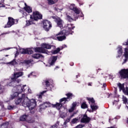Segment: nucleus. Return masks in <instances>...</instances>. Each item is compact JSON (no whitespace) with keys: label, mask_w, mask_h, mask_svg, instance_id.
Segmentation results:
<instances>
[{"label":"nucleus","mask_w":128,"mask_h":128,"mask_svg":"<svg viewBox=\"0 0 128 128\" xmlns=\"http://www.w3.org/2000/svg\"><path fill=\"white\" fill-rule=\"evenodd\" d=\"M81 108H88V105L86 104V102H83L81 104Z\"/></svg>","instance_id":"nucleus-35"},{"label":"nucleus","mask_w":128,"mask_h":128,"mask_svg":"<svg viewBox=\"0 0 128 128\" xmlns=\"http://www.w3.org/2000/svg\"><path fill=\"white\" fill-rule=\"evenodd\" d=\"M24 75V72H16L11 77L10 80L5 79L4 80V82H6L7 84H18L20 82V78Z\"/></svg>","instance_id":"nucleus-2"},{"label":"nucleus","mask_w":128,"mask_h":128,"mask_svg":"<svg viewBox=\"0 0 128 128\" xmlns=\"http://www.w3.org/2000/svg\"><path fill=\"white\" fill-rule=\"evenodd\" d=\"M34 54V51L32 50V49L30 48L26 49V54Z\"/></svg>","instance_id":"nucleus-25"},{"label":"nucleus","mask_w":128,"mask_h":128,"mask_svg":"<svg viewBox=\"0 0 128 128\" xmlns=\"http://www.w3.org/2000/svg\"><path fill=\"white\" fill-rule=\"evenodd\" d=\"M120 74L122 78H128V69H122L120 72Z\"/></svg>","instance_id":"nucleus-10"},{"label":"nucleus","mask_w":128,"mask_h":128,"mask_svg":"<svg viewBox=\"0 0 128 128\" xmlns=\"http://www.w3.org/2000/svg\"><path fill=\"white\" fill-rule=\"evenodd\" d=\"M19 94L20 93H18V92H14V93H12L10 96L11 100H14V98H18V96Z\"/></svg>","instance_id":"nucleus-21"},{"label":"nucleus","mask_w":128,"mask_h":128,"mask_svg":"<svg viewBox=\"0 0 128 128\" xmlns=\"http://www.w3.org/2000/svg\"><path fill=\"white\" fill-rule=\"evenodd\" d=\"M8 122H6L2 124V128H8Z\"/></svg>","instance_id":"nucleus-37"},{"label":"nucleus","mask_w":128,"mask_h":128,"mask_svg":"<svg viewBox=\"0 0 128 128\" xmlns=\"http://www.w3.org/2000/svg\"><path fill=\"white\" fill-rule=\"evenodd\" d=\"M74 116V114H72L69 118L71 119L72 118L73 116Z\"/></svg>","instance_id":"nucleus-51"},{"label":"nucleus","mask_w":128,"mask_h":128,"mask_svg":"<svg viewBox=\"0 0 128 128\" xmlns=\"http://www.w3.org/2000/svg\"><path fill=\"white\" fill-rule=\"evenodd\" d=\"M45 92H46V90H44V91L41 92L40 93V94L39 95H38V98H42V94H45Z\"/></svg>","instance_id":"nucleus-38"},{"label":"nucleus","mask_w":128,"mask_h":128,"mask_svg":"<svg viewBox=\"0 0 128 128\" xmlns=\"http://www.w3.org/2000/svg\"><path fill=\"white\" fill-rule=\"evenodd\" d=\"M87 99L88 100L90 104H94V98H88Z\"/></svg>","instance_id":"nucleus-26"},{"label":"nucleus","mask_w":128,"mask_h":128,"mask_svg":"<svg viewBox=\"0 0 128 128\" xmlns=\"http://www.w3.org/2000/svg\"><path fill=\"white\" fill-rule=\"evenodd\" d=\"M22 64H30V62L28 60H24L22 62Z\"/></svg>","instance_id":"nucleus-41"},{"label":"nucleus","mask_w":128,"mask_h":128,"mask_svg":"<svg viewBox=\"0 0 128 128\" xmlns=\"http://www.w3.org/2000/svg\"><path fill=\"white\" fill-rule=\"evenodd\" d=\"M8 110H14V106H8Z\"/></svg>","instance_id":"nucleus-44"},{"label":"nucleus","mask_w":128,"mask_h":128,"mask_svg":"<svg viewBox=\"0 0 128 128\" xmlns=\"http://www.w3.org/2000/svg\"><path fill=\"white\" fill-rule=\"evenodd\" d=\"M122 54V46H118L117 48V56L116 58H120Z\"/></svg>","instance_id":"nucleus-15"},{"label":"nucleus","mask_w":128,"mask_h":128,"mask_svg":"<svg viewBox=\"0 0 128 128\" xmlns=\"http://www.w3.org/2000/svg\"><path fill=\"white\" fill-rule=\"evenodd\" d=\"M51 128H58V127H56V124L52 126Z\"/></svg>","instance_id":"nucleus-47"},{"label":"nucleus","mask_w":128,"mask_h":128,"mask_svg":"<svg viewBox=\"0 0 128 128\" xmlns=\"http://www.w3.org/2000/svg\"><path fill=\"white\" fill-rule=\"evenodd\" d=\"M102 86L103 88H106V84H104Z\"/></svg>","instance_id":"nucleus-53"},{"label":"nucleus","mask_w":128,"mask_h":128,"mask_svg":"<svg viewBox=\"0 0 128 128\" xmlns=\"http://www.w3.org/2000/svg\"><path fill=\"white\" fill-rule=\"evenodd\" d=\"M126 108H127V110H128V106H126Z\"/></svg>","instance_id":"nucleus-60"},{"label":"nucleus","mask_w":128,"mask_h":128,"mask_svg":"<svg viewBox=\"0 0 128 128\" xmlns=\"http://www.w3.org/2000/svg\"><path fill=\"white\" fill-rule=\"evenodd\" d=\"M80 122L83 124H88V122H90V118L86 114H83L82 116Z\"/></svg>","instance_id":"nucleus-11"},{"label":"nucleus","mask_w":128,"mask_h":128,"mask_svg":"<svg viewBox=\"0 0 128 128\" xmlns=\"http://www.w3.org/2000/svg\"><path fill=\"white\" fill-rule=\"evenodd\" d=\"M60 52V48H58L56 50H54L52 52V54H58V52Z\"/></svg>","instance_id":"nucleus-33"},{"label":"nucleus","mask_w":128,"mask_h":128,"mask_svg":"<svg viewBox=\"0 0 128 128\" xmlns=\"http://www.w3.org/2000/svg\"><path fill=\"white\" fill-rule=\"evenodd\" d=\"M15 104H21L25 108L27 106L30 110H32L36 106V100L32 99L30 100L24 94H22L21 98L16 100Z\"/></svg>","instance_id":"nucleus-1"},{"label":"nucleus","mask_w":128,"mask_h":128,"mask_svg":"<svg viewBox=\"0 0 128 128\" xmlns=\"http://www.w3.org/2000/svg\"><path fill=\"white\" fill-rule=\"evenodd\" d=\"M56 124H60V122H57Z\"/></svg>","instance_id":"nucleus-59"},{"label":"nucleus","mask_w":128,"mask_h":128,"mask_svg":"<svg viewBox=\"0 0 128 128\" xmlns=\"http://www.w3.org/2000/svg\"><path fill=\"white\" fill-rule=\"evenodd\" d=\"M110 120L112 119H109V122H110Z\"/></svg>","instance_id":"nucleus-62"},{"label":"nucleus","mask_w":128,"mask_h":128,"mask_svg":"<svg viewBox=\"0 0 128 128\" xmlns=\"http://www.w3.org/2000/svg\"><path fill=\"white\" fill-rule=\"evenodd\" d=\"M124 56L125 58L124 59V61L122 63V64H126V62L128 60V48H124Z\"/></svg>","instance_id":"nucleus-16"},{"label":"nucleus","mask_w":128,"mask_h":128,"mask_svg":"<svg viewBox=\"0 0 128 128\" xmlns=\"http://www.w3.org/2000/svg\"><path fill=\"white\" fill-rule=\"evenodd\" d=\"M18 22V20H14L12 17L8 18V22L4 28H10V26H14V24H16Z\"/></svg>","instance_id":"nucleus-6"},{"label":"nucleus","mask_w":128,"mask_h":128,"mask_svg":"<svg viewBox=\"0 0 128 128\" xmlns=\"http://www.w3.org/2000/svg\"><path fill=\"white\" fill-rule=\"evenodd\" d=\"M67 20L70 22H74V18H72V16H67Z\"/></svg>","instance_id":"nucleus-36"},{"label":"nucleus","mask_w":128,"mask_h":128,"mask_svg":"<svg viewBox=\"0 0 128 128\" xmlns=\"http://www.w3.org/2000/svg\"><path fill=\"white\" fill-rule=\"evenodd\" d=\"M25 8V10L28 12V14H30V12H32V8H30V6H27L26 8Z\"/></svg>","instance_id":"nucleus-30"},{"label":"nucleus","mask_w":128,"mask_h":128,"mask_svg":"<svg viewBox=\"0 0 128 128\" xmlns=\"http://www.w3.org/2000/svg\"><path fill=\"white\" fill-rule=\"evenodd\" d=\"M92 82H90L88 84V86H92Z\"/></svg>","instance_id":"nucleus-52"},{"label":"nucleus","mask_w":128,"mask_h":128,"mask_svg":"<svg viewBox=\"0 0 128 128\" xmlns=\"http://www.w3.org/2000/svg\"><path fill=\"white\" fill-rule=\"evenodd\" d=\"M73 110H74V108L72 107L71 108L69 109L68 112H72Z\"/></svg>","instance_id":"nucleus-43"},{"label":"nucleus","mask_w":128,"mask_h":128,"mask_svg":"<svg viewBox=\"0 0 128 128\" xmlns=\"http://www.w3.org/2000/svg\"><path fill=\"white\" fill-rule=\"evenodd\" d=\"M70 122V118L69 117V118H68L66 119V120H65V122H64V126H64V128H68V126H66V124H67L68 122Z\"/></svg>","instance_id":"nucleus-28"},{"label":"nucleus","mask_w":128,"mask_h":128,"mask_svg":"<svg viewBox=\"0 0 128 128\" xmlns=\"http://www.w3.org/2000/svg\"><path fill=\"white\" fill-rule=\"evenodd\" d=\"M118 85L119 87L120 90H122V92H124V90H125L124 85V84H121L120 83L118 84Z\"/></svg>","instance_id":"nucleus-24"},{"label":"nucleus","mask_w":128,"mask_h":128,"mask_svg":"<svg viewBox=\"0 0 128 128\" xmlns=\"http://www.w3.org/2000/svg\"><path fill=\"white\" fill-rule=\"evenodd\" d=\"M24 4H25V6H26V7H25V8H28V5H26V4L25 3Z\"/></svg>","instance_id":"nucleus-57"},{"label":"nucleus","mask_w":128,"mask_h":128,"mask_svg":"<svg viewBox=\"0 0 128 128\" xmlns=\"http://www.w3.org/2000/svg\"><path fill=\"white\" fill-rule=\"evenodd\" d=\"M56 24H57L58 26H59L60 28H62V24H64V21L60 19V18H56L55 20Z\"/></svg>","instance_id":"nucleus-17"},{"label":"nucleus","mask_w":128,"mask_h":128,"mask_svg":"<svg viewBox=\"0 0 128 128\" xmlns=\"http://www.w3.org/2000/svg\"><path fill=\"white\" fill-rule=\"evenodd\" d=\"M20 54H26V49H24V48H20Z\"/></svg>","instance_id":"nucleus-32"},{"label":"nucleus","mask_w":128,"mask_h":128,"mask_svg":"<svg viewBox=\"0 0 128 128\" xmlns=\"http://www.w3.org/2000/svg\"><path fill=\"white\" fill-rule=\"evenodd\" d=\"M0 8H4V5L3 4H0Z\"/></svg>","instance_id":"nucleus-48"},{"label":"nucleus","mask_w":128,"mask_h":128,"mask_svg":"<svg viewBox=\"0 0 128 128\" xmlns=\"http://www.w3.org/2000/svg\"><path fill=\"white\" fill-rule=\"evenodd\" d=\"M34 20L32 18H30V20L26 21V26H32V24H34Z\"/></svg>","instance_id":"nucleus-19"},{"label":"nucleus","mask_w":128,"mask_h":128,"mask_svg":"<svg viewBox=\"0 0 128 128\" xmlns=\"http://www.w3.org/2000/svg\"><path fill=\"white\" fill-rule=\"evenodd\" d=\"M10 34V32H8L2 33V36H4V34Z\"/></svg>","instance_id":"nucleus-49"},{"label":"nucleus","mask_w":128,"mask_h":128,"mask_svg":"<svg viewBox=\"0 0 128 128\" xmlns=\"http://www.w3.org/2000/svg\"><path fill=\"white\" fill-rule=\"evenodd\" d=\"M52 18H56L55 16H52Z\"/></svg>","instance_id":"nucleus-61"},{"label":"nucleus","mask_w":128,"mask_h":128,"mask_svg":"<svg viewBox=\"0 0 128 128\" xmlns=\"http://www.w3.org/2000/svg\"><path fill=\"white\" fill-rule=\"evenodd\" d=\"M52 48V45H50L46 44H41V47H38L34 48V50L36 52H41L42 54H48V50L44 49L46 48L47 50H50Z\"/></svg>","instance_id":"nucleus-5"},{"label":"nucleus","mask_w":128,"mask_h":128,"mask_svg":"<svg viewBox=\"0 0 128 128\" xmlns=\"http://www.w3.org/2000/svg\"><path fill=\"white\" fill-rule=\"evenodd\" d=\"M78 122V119L76 118H73L71 121V124H76Z\"/></svg>","instance_id":"nucleus-34"},{"label":"nucleus","mask_w":128,"mask_h":128,"mask_svg":"<svg viewBox=\"0 0 128 128\" xmlns=\"http://www.w3.org/2000/svg\"><path fill=\"white\" fill-rule=\"evenodd\" d=\"M74 26L72 28H69L68 31H67L66 30H62V31H60L58 34H56L57 40L60 42L66 40V36H68V34H70L72 30H74Z\"/></svg>","instance_id":"nucleus-4"},{"label":"nucleus","mask_w":128,"mask_h":128,"mask_svg":"<svg viewBox=\"0 0 128 128\" xmlns=\"http://www.w3.org/2000/svg\"><path fill=\"white\" fill-rule=\"evenodd\" d=\"M116 118H120V116H117L116 117Z\"/></svg>","instance_id":"nucleus-54"},{"label":"nucleus","mask_w":128,"mask_h":128,"mask_svg":"<svg viewBox=\"0 0 128 128\" xmlns=\"http://www.w3.org/2000/svg\"><path fill=\"white\" fill-rule=\"evenodd\" d=\"M122 101H123V104H128V98L126 97L123 96H122Z\"/></svg>","instance_id":"nucleus-31"},{"label":"nucleus","mask_w":128,"mask_h":128,"mask_svg":"<svg viewBox=\"0 0 128 128\" xmlns=\"http://www.w3.org/2000/svg\"><path fill=\"white\" fill-rule=\"evenodd\" d=\"M24 86H26L24 85L22 86V85H17L16 86L17 92L18 94H21V92H24V90H24Z\"/></svg>","instance_id":"nucleus-14"},{"label":"nucleus","mask_w":128,"mask_h":128,"mask_svg":"<svg viewBox=\"0 0 128 128\" xmlns=\"http://www.w3.org/2000/svg\"><path fill=\"white\" fill-rule=\"evenodd\" d=\"M48 2L49 4H55L54 1L53 0H48Z\"/></svg>","instance_id":"nucleus-39"},{"label":"nucleus","mask_w":128,"mask_h":128,"mask_svg":"<svg viewBox=\"0 0 128 128\" xmlns=\"http://www.w3.org/2000/svg\"><path fill=\"white\" fill-rule=\"evenodd\" d=\"M20 120H22V122H24L26 120L29 124H33L34 122V120H32L30 117L28 115H23L20 117Z\"/></svg>","instance_id":"nucleus-9"},{"label":"nucleus","mask_w":128,"mask_h":128,"mask_svg":"<svg viewBox=\"0 0 128 128\" xmlns=\"http://www.w3.org/2000/svg\"><path fill=\"white\" fill-rule=\"evenodd\" d=\"M5 56H8V55H6Z\"/></svg>","instance_id":"nucleus-64"},{"label":"nucleus","mask_w":128,"mask_h":128,"mask_svg":"<svg viewBox=\"0 0 128 128\" xmlns=\"http://www.w3.org/2000/svg\"><path fill=\"white\" fill-rule=\"evenodd\" d=\"M30 18H32L34 21L38 20H42V15L38 11L34 12L33 14L30 15Z\"/></svg>","instance_id":"nucleus-8"},{"label":"nucleus","mask_w":128,"mask_h":128,"mask_svg":"<svg viewBox=\"0 0 128 128\" xmlns=\"http://www.w3.org/2000/svg\"><path fill=\"white\" fill-rule=\"evenodd\" d=\"M0 90H2V86H0Z\"/></svg>","instance_id":"nucleus-56"},{"label":"nucleus","mask_w":128,"mask_h":128,"mask_svg":"<svg viewBox=\"0 0 128 128\" xmlns=\"http://www.w3.org/2000/svg\"><path fill=\"white\" fill-rule=\"evenodd\" d=\"M58 0H54V2H58Z\"/></svg>","instance_id":"nucleus-63"},{"label":"nucleus","mask_w":128,"mask_h":128,"mask_svg":"<svg viewBox=\"0 0 128 128\" xmlns=\"http://www.w3.org/2000/svg\"><path fill=\"white\" fill-rule=\"evenodd\" d=\"M32 74H34V72H31L30 74L28 75V78H30V76H32Z\"/></svg>","instance_id":"nucleus-50"},{"label":"nucleus","mask_w":128,"mask_h":128,"mask_svg":"<svg viewBox=\"0 0 128 128\" xmlns=\"http://www.w3.org/2000/svg\"><path fill=\"white\" fill-rule=\"evenodd\" d=\"M84 127V125L79 124V125L76 126L74 128H82Z\"/></svg>","instance_id":"nucleus-42"},{"label":"nucleus","mask_w":128,"mask_h":128,"mask_svg":"<svg viewBox=\"0 0 128 128\" xmlns=\"http://www.w3.org/2000/svg\"><path fill=\"white\" fill-rule=\"evenodd\" d=\"M0 106L2 108H4V103H2V102H0Z\"/></svg>","instance_id":"nucleus-45"},{"label":"nucleus","mask_w":128,"mask_h":128,"mask_svg":"<svg viewBox=\"0 0 128 128\" xmlns=\"http://www.w3.org/2000/svg\"><path fill=\"white\" fill-rule=\"evenodd\" d=\"M50 106H52V104H50V102H45L40 105V110H46V108H48Z\"/></svg>","instance_id":"nucleus-12"},{"label":"nucleus","mask_w":128,"mask_h":128,"mask_svg":"<svg viewBox=\"0 0 128 128\" xmlns=\"http://www.w3.org/2000/svg\"><path fill=\"white\" fill-rule=\"evenodd\" d=\"M123 92H124L126 94H127L128 96V88L126 87L125 90H123Z\"/></svg>","instance_id":"nucleus-40"},{"label":"nucleus","mask_w":128,"mask_h":128,"mask_svg":"<svg viewBox=\"0 0 128 128\" xmlns=\"http://www.w3.org/2000/svg\"><path fill=\"white\" fill-rule=\"evenodd\" d=\"M113 106H116L117 107V108H118V110H120V108L122 104H120V102H118V100H114L113 102Z\"/></svg>","instance_id":"nucleus-20"},{"label":"nucleus","mask_w":128,"mask_h":128,"mask_svg":"<svg viewBox=\"0 0 128 128\" xmlns=\"http://www.w3.org/2000/svg\"><path fill=\"white\" fill-rule=\"evenodd\" d=\"M28 92H32V90L30 88H28Z\"/></svg>","instance_id":"nucleus-55"},{"label":"nucleus","mask_w":128,"mask_h":128,"mask_svg":"<svg viewBox=\"0 0 128 128\" xmlns=\"http://www.w3.org/2000/svg\"><path fill=\"white\" fill-rule=\"evenodd\" d=\"M56 60H58V56H52L50 57L49 60V62L50 66H54V62H56Z\"/></svg>","instance_id":"nucleus-18"},{"label":"nucleus","mask_w":128,"mask_h":128,"mask_svg":"<svg viewBox=\"0 0 128 128\" xmlns=\"http://www.w3.org/2000/svg\"><path fill=\"white\" fill-rule=\"evenodd\" d=\"M66 96L67 98H61L60 100V103H56L54 105V107L56 108L57 110H60V108H62V104H66L70 100V99H72V94L68 93L66 94Z\"/></svg>","instance_id":"nucleus-3"},{"label":"nucleus","mask_w":128,"mask_h":128,"mask_svg":"<svg viewBox=\"0 0 128 128\" xmlns=\"http://www.w3.org/2000/svg\"><path fill=\"white\" fill-rule=\"evenodd\" d=\"M9 64H11V66H16V64H18V62L16 60H13L10 62Z\"/></svg>","instance_id":"nucleus-29"},{"label":"nucleus","mask_w":128,"mask_h":128,"mask_svg":"<svg viewBox=\"0 0 128 128\" xmlns=\"http://www.w3.org/2000/svg\"><path fill=\"white\" fill-rule=\"evenodd\" d=\"M76 104L74 102L72 104V108H76Z\"/></svg>","instance_id":"nucleus-46"},{"label":"nucleus","mask_w":128,"mask_h":128,"mask_svg":"<svg viewBox=\"0 0 128 128\" xmlns=\"http://www.w3.org/2000/svg\"><path fill=\"white\" fill-rule=\"evenodd\" d=\"M70 9L72 10H74V12L75 14H79L80 12V11L76 6V5L74 4H72L70 6Z\"/></svg>","instance_id":"nucleus-13"},{"label":"nucleus","mask_w":128,"mask_h":128,"mask_svg":"<svg viewBox=\"0 0 128 128\" xmlns=\"http://www.w3.org/2000/svg\"><path fill=\"white\" fill-rule=\"evenodd\" d=\"M41 56H42L40 54H36L32 55V58H36L37 60L40 58Z\"/></svg>","instance_id":"nucleus-23"},{"label":"nucleus","mask_w":128,"mask_h":128,"mask_svg":"<svg viewBox=\"0 0 128 128\" xmlns=\"http://www.w3.org/2000/svg\"><path fill=\"white\" fill-rule=\"evenodd\" d=\"M43 84H45L47 88L49 86H50V84H52L50 80H45V81L44 80V82H43Z\"/></svg>","instance_id":"nucleus-27"},{"label":"nucleus","mask_w":128,"mask_h":128,"mask_svg":"<svg viewBox=\"0 0 128 128\" xmlns=\"http://www.w3.org/2000/svg\"><path fill=\"white\" fill-rule=\"evenodd\" d=\"M90 108H91L92 112H94V110H98V106H96L94 104H90Z\"/></svg>","instance_id":"nucleus-22"},{"label":"nucleus","mask_w":128,"mask_h":128,"mask_svg":"<svg viewBox=\"0 0 128 128\" xmlns=\"http://www.w3.org/2000/svg\"><path fill=\"white\" fill-rule=\"evenodd\" d=\"M23 14L24 16H26V12H24Z\"/></svg>","instance_id":"nucleus-58"},{"label":"nucleus","mask_w":128,"mask_h":128,"mask_svg":"<svg viewBox=\"0 0 128 128\" xmlns=\"http://www.w3.org/2000/svg\"><path fill=\"white\" fill-rule=\"evenodd\" d=\"M52 25L48 20H44L43 21V28L46 32H48L52 28Z\"/></svg>","instance_id":"nucleus-7"}]
</instances>
